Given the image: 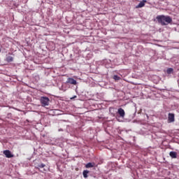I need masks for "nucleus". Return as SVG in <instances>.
Masks as SVG:
<instances>
[{"label": "nucleus", "instance_id": "39448f33", "mask_svg": "<svg viewBox=\"0 0 179 179\" xmlns=\"http://www.w3.org/2000/svg\"><path fill=\"white\" fill-rule=\"evenodd\" d=\"M174 114L173 113H169L168 115V122H174Z\"/></svg>", "mask_w": 179, "mask_h": 179}, {"label": "nucleus", "instance_id": "f8f14e48", "mask_svg": "<svg viewBox=\"0 0 179 179\" xmlns=\"http://www.w3.org/2000/svg\"><path fill=\"white\" fill-rule=\"evenodd\" d=\"M173 71H174V69H173V68H169L166 70V73H168V75H170L173 73Z\"/></svg>", "mask_w": 179, "mask_h": 179}, {"label": "nucleus", "instance_id": "ddd939ff", "mask_svg": "<svg viewBox=\"0 0 179 179\" xmlns=\"http://www.w3.org/2000/svg\"><path fill=\"white\" fill-rule=\"evenodd\" d=\"M113 79H114L115 80H120L121 77H120V76H117V75H115V76H113Z\"/></svg>", "mask_w": 179, "mask_h": 179}, {"label": "nucleus", "instance_id": "0eeeda50", "mask_svg": "<svg viewBox=\"0 0 179 179\" xmlns=\"http://www.w3.org/2000/svg\"><path fill=\"white\" fill-rule=\"evenodd\" d=\"M146 2H148V1H146V0H143V1H141L138 3V5H137V6H136V9H138V8H143V6H145V3H146Z\"/></svg>", "mask_w": 179, "mask_h": 179}, {"label": "nucleus", "instance_id": "423d86ee", "mask_svg": "<svg viewBox=\"0 0 179 179\" xmlns=\"http://www.w3.org/2000/svg\"><path fill=\"white\" fill-rule=\"evenodd\" d=\"M3 155H5L6 157H7L8 159L13 157V155H12V153L8 150H4Z\"/></svg>", "mask_w": 179, "mask_h": 179}, {"label": "nucleus", "instance_id": "9b49d317", "mask_svg": "<svg viewBox=\"0 0 179 179\" xmlns=\"http://www.w3.org/2000/svg\"><path fill=\"white\" fill-rule=\"evenodd\" d=\"M89 173H90V171H87V170L83 171V175L84 178H87V177H88L87 174H88Z\"/></svg>", "mask_w": 179, "mask_h": 179}, {"label": "nucleus", "instance_id": "dca6fc26", "mask_svg": "<svg viewBox=\"0 0 179 179\" xmlns=\"http://www.w3.org/2000/svg\"><path fill=\"white\" fill-rule=\"evenodd\" d=\"M0 52H1V49H0Z\"/></svg>", "mask_w": 179, "mask_h": 179}, {"label": "nucleus", "instance_id": "9d476101", "mask_svg": "<svg viewBox=\"0 0 179 179\" xmlns=\"http://www.w3.org/2000/svg\"><path fill=\"white\" fill-rule=\"evenodd\" d=\"M6 61L7 62H13V57L12 56H8L6 58Z\"/></svg>", "mask_w": 179, "mask_h": 179}, {"label": "nucleus", "instance_id": "4468645a", "mask_svg": "<svg viewBox=\"0 0 179 179\" xmlns=\"http://www.w3.org/2000/svg\"><path fill=\"white\" fill-rule=\"evenodd\" d=\"M45 166V164H39L38 165V167L40 168V169H44V166Z\"/></svg>", "mask_w": 179, "mask_h": 179}, {"label": "nucleus", "instance_id": "f03ea898", "mask_svg": "<svg viewBox=\"0 0 179 179\" xmlns=\"http://www.w3.org/2000/svg\"><path fill=\"white\" fill-rule=\"evenodd\" d=\"M40 102L42 107L50 106V98L47 96H41L40 98Z\"/></svg>", "mask_w": 179, "mask_h": 179}, {"label": "nucleus", "instance_id": "6e6552de", "mask_svg": "<svg viewBox=\"0 0 179 179\" xmlns=\"http://www.w3.org/2000/svg\"><path fill=\"white\" fill-rule=\"evenodd\" d=\"M169 156H171L172 159H177V152L174 151L170 152Z\"/></svg>", "mask_w": 179, "mask_h": 179}, {"label": "nucleus", "instance_id": "7ed1b4c3", "mask_svg": "<svg viewBox=\"0 0 179 179\" xmlns=\"http://www.w3.org/2000/svg\"><path fill=\"white\" fill-rule=\"evenodd\" d=\"M117 113L119 114L120 117H121V118H124V117H125V110H124L122 108H120L117 110Z\"/></svg>", "mask_w": 179, "mask_h": 179}, {"label": "nucleus", "instance_id": "f257e3e1", "mask_svg": "<svg viewBox=\"0 0 179 179\" xmlns=\"http://www.w3.org/2000/svg\"><path fill=\"white\" fill-rule=\"evenodd\" d=\"M156 19L162 26H167V24H170L173 22V19L169 15H157Z\"/></svg>", "mask_w": 179, "mask_h": 179}, {"label": "nucleus", "instance_id": "2eb2a0df", "mask_svg": "<svg viewBox=\"0 0 179 179\" xmlns=\"http://www.w3.org/2000/svg\"><path fill=\"white\" fill-rule=\"evenodd\" d=\"M73 99H76V96H74L73 97L71 98V100H73Z\"/></svg>", "mask_w": 179, "mask_h": 179}, {"label": "nucleus", "instance_id": "20e7f679", "mask_svg": "<svg viewBox=\"0 0 179 179\" xmlns=\"http://www.w3.org/2000/svg\"><path fill=\"white\" fill-rule=\"evenodd\" d=\"M66 83H69L70 85H78V82H76V80L72 78H67Z\"/></svg>", "mask_w": 179, "mask_h": 179}, {"label": "nucleus", "instance_id": "1a4fd4ad", "mask_svg": "<svg viewBox=\"0 0 179 179\" xmlns=\"http://www.w3.org/2000/svg\"><path fill=\"white\" fill-rule=\"evenodd\" d=\"M94 166H95L94 163L89 162L85 165V167L86 169H92V167H93Z\"/></svg>", "mask_w": 179, "mask_h": 179}]
</instances>
